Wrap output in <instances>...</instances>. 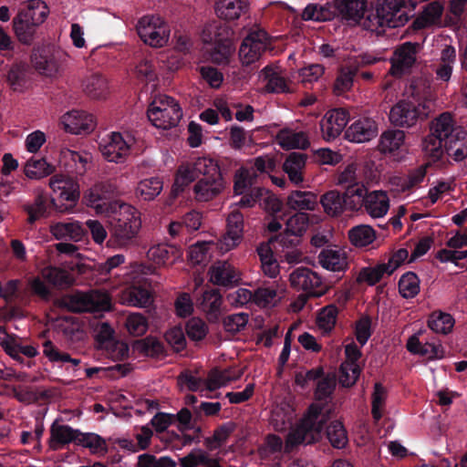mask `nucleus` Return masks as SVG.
<instances>
[{"instance_id":"52","label":"nucleus","mask_w":467,"mask_h":467,"mask_svg":"<svg viewBox=\"0 0 467 467\" xmlns=\"http://www.w3.org/2000/svg\"><path fill=\"white\" fill-rule=\"evenodd\" d=\"M320 202L325 212L332 216L338 215L346 207L343 196L336 190L325 193L321 197Z\"/></svg>"},{"instance_id":"25","label":"nucleus","mask_w":467,"mask_h":467,"mask_svg":"<svg viewBox=\"0 0 467 467\" xmlns=\"http://www.w3.org/2000/svg\"><path fill=\"white\" fill-rule=\"evenodd\" d=\"M389 197L385 191L375 190L367 193L365 210L374 219L384 217L389 210Z\"/></svg>"},{"instance_id":"21","label":"nucleus","mask_w":467,"mask_h":467,"mask_svg":"<svg viewBox=\"0 0 467 467\" xmlns=\"http://www.w3.org/2000/svg\"><path fill=\"white\" fill-rule=\"evenodd\" d=\"M209 280L214 285L227 286L240 280V272L227 261L215 262L209 269Z\"/></svg>"},{"instance_id":"36","label":"nucleus","mask_w":467,"mask_h":467,"mask_svg":"<svg viewBox=\"0 0 467 467\" xmlns=\"http://www.w3.org/2000/svg\"><path fill=\"white\" fill-rule=\"evenodd\" d=\"M163 182L159 177H149L140 180L134 190L135 196L145 202L153 201L161 194Z\"/></svg>"},{"instance_id":"59","label":"nucleus","mask_w":467,"mask_h":467,"mask_svg":"<svg viewBox=\"0 0 467 467\" xmlns=\"http://www.w3.org/2000/svg\"><path fill=\"white\" fill-rule=\"evenodd\" d=\"M216 245L212 241L197 242L190 246L188 251L189 261L193 265H199L207 261L211 256L212 248Z\"/></svg>"},{"instance_id":"44","label":"nucleus","mask_w":467,"mask_h":467,"mask_svg":"<svg viewBox=\"0 0 467 467\" xmlns=\"http://www.w3.org/2000/svg\"><path fill=\"white\" fill-rule=\"evenodd\" d=\"M442 10V5L440 3H430L413 22L414 27L420 29L437 24L440 21Z\"/></svg>"},{"instance_id":"60","label":"nucleus","mask_w":467,"mask_h":467,"mask_svg":"<svg viewBox=\"0 0 467 467\" xmlns=\"http://www.w3.org/2000/svg\"><path fill=\"white\" fill-rule=\"evenodd\" d=\"M337 308L334 305L323 307L317 317V325L323 333L330 332L336 325Z\"/></svg>"},{"instance_id":"3","label":"nucleus","mask_w":467,"mask_h":467,"mask_svg":"<svg viewBox=\"0 0 467 467\" xmlns=\"http://www.w3.org/2000/svg\"><path fill=\"white\" fill-rule=\"evenodd\" d=\"M409 18L404 0H383L378 4L375 11L367 16L363 25L371 31L380 33L385 27L404 26Z\"/></svg>"},{"instance_id":"47","label":"nucleus","mask_w":467,"mask_h":467,"mask_svg":"<svg viewBox=\"0 0 467 467\" xmlns=\"http://www.w3.org/2000/svg\"><path fill=\"white\" fill-rule=\"evenodd\" d=\"M453 326V317L441 311L433 312L428 319V327L437 334L446 335L452 330Z\"/></svg>"},{"instance_id":"34","label":"nucleus","mask_w":467,"mask_h":467,"mask_svg":"<svg viewBox=\"0 0 467 467\" xmlns=\"http://www.w3.org/2000/svg\"><path fill=\"white\" fill-rule=\"evenodd\" d=\"M294 417L293 407L289 403L282 401L273 407L269 422L275 431H283L291 424Z\"/></svg>"},{"instance_id":"53","label":"nucleus","mask_w":467,"mask_h":467,"mask_svg":"<svg viewBox=\"0 0 467 467\" xmlns=\"http://www.w3.org/2000/svg\"><path fill=\"white\" fill-rule=\"evenodd\" d=\"M388 391L380 383H375L373 392L371 394V413L373 419L379 420L384 413Z\"/></svg>"},{"instance_id":"51","label":"nucleus","mask_w":467,"mask_h":467,"mask_svg":"<svg viewBox=\"0 0 467 467\" xmlns=\"http://www.w3.org/2000/svg\"><path fill=\"white\" fill-rule=\"evenodd\" d=\"M361 372L360 366L356 362L344 361L338 372V382L344 388L354 386Z\"/></svg>"},{"instance_id":"6","label":"nucleus","mask_w":467,"mask_h":467,"mask_svg":"<svg viewBox=\"0 0 467 467\" xmlns=\"http://www.w3.org/2000/svg\"><path fill=\"white\" fill-rule=\"evenodd\" d=\"M154 273V268L150 265L143 264H135L130 266V271L128 274L129 279L132 284L129 288L121 292L119 296V302L122 305H127L135 307H146L152 302L151 293L137 284L141 283L142 275H151Z\"/></svg>"},{"instance_id":"46","label":"nucleus","mask_w":467,"mask_h":467,"mask_svg":"<svg viewBox=\"0 0 467 467\" xmlns=\"http://www.w3.org/2000/svg\"><path fill=\"white\" fill-rule=\"evenodd\" d=\"M405 140V133L401 130H388L380 136L379 149L384 153H392L400 150Z\"/></svg>"},{"instance_id":"49","label":"nucleus","mask_w":467,"mask_h":467,"mask_svg":"<svg viewBox=\"0 0 467 467\" xmlns=\"http://www.w3.org/2000/svg\"><path fill=\"white\" fill-rule=\"evenodd\" d=\"M348 237L352 244L363 247L375 241L376 232L371 226L361 224L349 230Z\"/></svg>"},{"instance_id":"64","label":"nucleus","mask_w":467,"mask_h":467,"mask_svg":"<svg viewBox=\"0 0 467 467\" xmlns=\"http://www.w3.org/2000/svg\"><path fill=\"white\" fill-rule=\"evenodd\" d=\"M185 330L188 337L195 342L203 340L209 333L207 324L200 317L189 319Z\"/></svg>"},{"instance_id":"39","label":"nucleus","mask_w":467,"mask_h":467,"mask_svg":"<svg viewBox=\"0 0 467 467\" xmlns=\"http://www.w3.org/2000/svg\"><path fill=\"white\" fill-rule=\"evenodd\" d=\"M262 271L269 278H276L280 274V265L275 259L269 244H261L257 248Z\"/></svg>"},{"instance_id":"48","label":"nucleus","mask_w":467,"mask_h":467,"mask_svg":"<svg viewBox=\"0 0 467 467\" xmlns=\"http://www.w3.org/2000/svg\"><path fill=\"white\" fill-rule=\"evenodd\" d=\"M14 30L18 40L24 44H30L33 41L36 28L38 26L24 16H17L14 18Z\"/></svg>"},{"instance_id":"16","label":"nucleus","mask_w":467,"mask_h":467,"mask_svg":"<svg viewBox=\"0 0 467 467\" xmlns=\"http://www.w3.org/2000/svg\"><path fill=\"white\" fill-rule=\"evenodd\" d=\"M418 49L419 45L411 42H406L397 47L390 59L389 73L392 76L400 77L409 72L416 62Z\"/></svg>"},{"instance_id":"61","label":"nucleus","mask_w":467,"mask_h":467,"mask_svg":"<svg viewBox=\"0 0 467 467\" xmlns=\"http://www.w3.org/2000/svg\"><path fill=\"white\" fill-rule=\"evenodd\" d=\"M267 80L265 88L270 92H285L288 90L286 82L279 76L273 67H265L260 75Z\"/></svg>"},{"instance_id":"22","label":"nucleus","mask_w":467,"mask_h":467,"mask_svg":"<svg viewBox=\"0 0 467 467\" xmlns=\"http://www.w3.org/2000/svg\"><path fill=\"white\" fill-rule=\"evenodd\" d=\"M249 5L247 0H215L214 12L220 19L231 22L246 14Z\"/></svg>"},{"instance_id":"58","label":"nucleus","mask_w":467,"mask_h":467,"mask_svg":"<svg viewBox=\"0 0 467 467\" xmlns=\"http://www.w3.org/2000/svg\"><path fill=\"white\" fill-rule=\"evenodd\" d=\"M399 291L402 297L412 298L420 292V279L412 272L401 275L399 281Z\"/></svg>"},{"instance_id":"43","label":"nucleus","mask_w":467,"mask_h":467,"mask_svg":"<svg viewBox=\"0 0 467 467\" xmlns=\"http://www.w3.org/2000/svg\"><path fill=\"white\" fill-rule=\"evenodd\" d=\"M223 303L222 296L216 289L207 290L202 294L200 303L202 310L210 319H216Z\"/></svg>"},{"instance_id":"33","label":"nucleus","mask_w":467,"mask_h":467,"mask_svg":"<svg viewBox=\"0 0 467 467\" xmlns=\"http://www.w3.org/2000/svg\"><path fill=\"white\" fill-rule=\"evenodd\" d=\"M196 179L198 180L196 159L181 163L175 173L172 192L177 194Z\"/></svg>"},{"instance_id":"11","label":"nucleus","mask_w":467,"mask_h":467,"mask_svg":"<svg viewBox=\"0 0 467 467\" xmlns=\"http://www.w3.org/2000/svg\"><path fill=\"white\" fill-rule=\"evenodd\" d=\"M266 32L258 29L251 32L244 40L239 49V57L243 65L248 66L256 62L269 47Z\"/></svg>"},{"instance_id":"5","label":"nucleus","mask_w":467,"mask_h":467,"mask_svg":"<svg viewBox=\"0 0 467 467\" xmlns=\"http://www.w3.org/2000/svg\"><path fill=\"white\" fill-rule=\"evenodd\" d=\"M150 123L160 130L176 127L182 118V109L179 102L167 95H156L147 110Z\"/></svg>"},{"instance_id":"19","label":"nucleus","mask_w":467,"mask_h":467,"mask_svg":"<svg viewBox=\"0 0 467 467\" xmlns=\"http://www.w3.org/2000/svg\"><path fill=\"white\" fill-rule=\"evenodd\" d=\"M225 189L223 175L200 179L193 185L194 198L198 202H209L220 195Z\"/></svg>"},{"instance_id":"9","label":"nucleus","mask_w":467,"mask_h":467,"mask_svg":"<svg viewBox=\"0 0 467 467\" xmlns=\"http://www.w3.org/2000/svg\"><path fill=\"white\" fill-rule=\"evenodd\" d=\"M63 304L74 312H99L110 308L109 296L105 292L91 291L63 298Z\"/></svg>"},{"instance_id":"54","label":"nucleus","mask_w":467,"mask_h":467,"mask_svg":"<svg viewBox=\"0 0 467 467\" xmlns=\"http://www.w3.org/2000/svg\"><path fill=\"white\" fill-rule=\"evenodd\" d=\"M234 52V46L230 37L213 45L210 51V58L216 64H223L228 62L229 58Z\"/></svg>"},{"instance_id":"62","label":"nucleus","mask_w":467,"mask_h":467,"mask_svg":"<svg viewBox=\"0 0 467 467\" xmlns=\"http://www.w3.org/2000/svg\"><path fill=\"white\" fill-rule=\"evenodd\" d=\"M25 210L28 213V222L30 223H34L36 220L46 215L47 201L43 190H37L34 202L26 205Z\"/></svg>"},{"instance_id":"29","label":"nucleus","mask_w":467,"mask_h":467,"mask_svg":"<svg viewBox=\"0 0 467 467\" xmlns=\"http://www.w3.org/2000/svg\"><path fill=\"white\" fill-rule=\"evenodd\" d=\"M49 14L47 4L42 0H27L21 4L18 15L33 24L40 26L43 24Z\"/></svg>"},{"instance_id":"30","label":"nucleus","mask_w":467,"mask_h":467,"mask_svg":"<svg viewBox=\"0 0 467 467\" xmlns=\"http://www.w3.org/2000/svg\"><path fill=\"white\" fill-rule=\"evenodd\" d=\"M306 163V156L303 153L293 152L285 159L283 170L293 184L299 185L304 182L303 171Z\"/></svg>"},{"instance_id":"32","label":"nucleus","mask_w":467,"mask_h":467,"mask_svg":"<svg viewBox=\"0 0 467 467\" xmlns=\"http://www.w3.org/2000/svg\"><path fill=\"white\" fill-rule=\"evenodd\" d=\"M367 0H334L335 14L337 12L344 18L358 22L364 15Z\"/></svg>"},{"instance_id":"14","label":"nucleus","mask_w":467,"mask_h":467,"mask_svg":"<svg viewBox=\"0 0 467 467\" xmlns=\"http://www.w3.org/2000/svg\"><path fill=\"white\" fill-rule=\"evenodd\" d=\"M286 292L285 281L267 282L254 292V303L260 307H275L285 297Z\"/></svg>"},{"instance_id":"56","label":"nucleus","mask_w":467,"mask_h":467,"mask_svg":"<svg viewBox=\"0 0 467 467\" xmlns=\"http://www.w3.org/2000/svg\"><path fill=\"white\" fill-rule=\"evenodd\" d=\"M442 141L443 140L431 133L426 136L421 145L425 157L431 161L440 160L445 151Z\"/></svg>"},{"instance_id":"63","label":"nucleus","mask_w":467,"mask_h":467,"mask_svg":"<svg viewBox=\"0 0 467 467\" xmlns=\"http://www.w3.org/2000/svg\"><path fill=\"white\" fill-rule=\"evenodd\" d=\"M196 166L198 171V180L210 177H218L222 175L221 169L217 161L212 158H196Z\"/></svg>"},{"instance_id":"57","label":"nucleus","mask_w":467,"mask_h":467,"mask_svg":"<svg viewBox=\"0 0 467 467\" xmlns=\"http://www.w3.org/2000/svg\"><path fill=\"white\" fill-rule=\"evenodd\" d=\"M309 224V215L306 213L298 212L290 216L285 222V233L294 236L303 235Z\"/></svg>"},{"instance_id":"20","label":"nucleus","mask_w":467,"mask_h":467,"mask_svg":"<svg viewBox=\"0 0 467 467\" xmlns=\"http://www.w3.org/2000/svg\"><path fill=\"white\" fill-rule=\"evenodd\" d=\"M378 134L376 122L368 118L354 121L346 130V138L352 142L363 143L375 138Z\"/></svg>"},{"instance_id":"23","label":"nucleus","mask_w":467,"mask_h":467,"mask_svg":"<svg viewBox=\"0 0 467 467\" xmlns=\"http://www.w3.org/2000/svg\"><path fill=\"white\" fill-rule=\"evenodd\" d=\"M148 259L158 266H167L171 261L176 263L182 257V250L171 244H157L150 247L147 253Z\"/></svg>"},{"instance_id":"45","label":"nucleus","mask_w":467,"mask_h":467,"mask_svg":"<svg viewBox=\"0 0 467 467\" xmlns=\"http://www.w3.org/2000/svg\"><path fill=\"white\" fill-rule=\"evenodd\" d=\"M41 276L54 286L64 287L70 285L74 279L70 273L56 266H47L41 270Z\"/></svg>"},{"instance_id":"28","label":"nucleus","mask_w":467,"mask_h":467,"mask_svg":"<svg viewBox=\"0 0 467 467\" xmlns=\"http://www.w3.org/2000/svg\"><path fill=\"white\" fill-rule=\"evenodd\" d=\"M49 445L53 450H59L62 446L78 441L79 431L74 430L68 425L61 424L55 421L50 429Z\"/></svg>"},{"instance_id":"4","label":"nucleus","mask_w":467,"mask_h":467,"mask_svg":"<svg viewBox=\"0 0 467 467\" xmlns=\"http://www.w3.org/2000/svg\"><path fill=\"white\" fill-rule=\"evenodd\" d=\"M410 100L398 102L389 112V120L395 126L411 127L419 119L428 117L431 112L429 102L422 101L419 91L410 86L408 91Z\"/></svg>"},{"instance_id":"17","label":"nucleus","mask_w":467,"mask_h":467,"mask_svg":"<svg viewBox=\"0 0 467 467\" xmlns=\"http://www.w3.org/2000/svg\"><path fill=\"white\" fill-rule=\"evenodd\" d=\"M349 120L348 113L342 109L328 110L320 120L322 137L330 141L337 138Z\"/></svg>"},{"instance_id":"8","label":"nucleus","mask_w":467,"mask_h":467,"mask_svg":"<svg viewBox=\"0 0 467 467\" xmlns=\"http://www.w3.org/2000/svg\"><path fill=\"white\" fill-rule=\"evenodd\" d=\"M137 32L144 44L161 48L168 45L171 29L167 22L159 16H144L137 24Z\"/></svg>"},{"instance_id":"1","label":"nucleus","mask_w":467,"mask_h":467,"mask_svg":"<svg viewBox=\"0 0 467 467\" xmlns=\"http://www.w3.org/2000/svg\"><path fill=\"white\" fill-rule=\"evenodd\" d=\"M106 216L110 228V238L119 247L130 245L142 226L140 212L126 202L114 201L110 212Z\"/></svg>"},{"instance_id":"2","label":"nucleus","mask_w":467,"mask_h":467,"mask_svg":"<svg viewBox=\"0 0 467 467\" xmlns=\"http://www.w3.org/2000/svg\"><path fill=\"white\" fill-rule=\"evenodd\" d=\"M330 411L327 405L313 403L301 420L290 429L285 439V451H290L299 445L317 441L321 437L324 425L329 419Z\"/></svg>"},{"instance_id":"24","label":"nucleus","mask_w":467,"mask_h":467,"mask_svg":"<svg viewBox=\"0 0 467 467\" xmlns=\"http://www.w3.org/2000/svg\"><path fill=\"white\" fill-rule=\"evenodd\" d=\"M83 92L91 99L103 100L109 95L108 79L99 72L87 75L82 82Z\"/></svg>"},{"instance_id":"35","label":"nucleus","mask_w":467,"mask_h":467,"mask_svg":"<svg viewBox=\"0 0 467 467\" xmlns=\"http://www.w3.org/2000/svg\"><path fill=\"white\" fill-rule=\"evenodd\" d=\"M319 263L327 270L344 272L348 268L347 254L340 249H325L319 254Z\"/></svg>"},{"instance_id":"18","label":"nucleus","mask_w":467,"mask_h":467,"mask_svg":"<svg viewBox=\"0 0 467 467\" xmlns=\"http://www.w3.org/2000/svg\"><path fill=\"white\" fill-rule=\"evenodd\" d=\"M291 287L303 291L307 295L318 296L317 288L321 285V278L317 273L306 267H298L289 275Z\"/></svg>"},{"instance_id":"40","label":"nucleus","mask_w":467,"mask_h":467,"mask_svg":"<svg viewBox=\"0 0 467 467\" xmlns=\"http://www.w3.org/2000/svg\"><path fill=\"white\" fill-rule=\"evenodd\" d=\"M231 36L230 28L218 21L207 23L202 31V40L206 45H214Z\"/></svg>"},{"instance_id":"42","label":"nucleus","mask_w":467,"mask_h":467,"mask_svg":"<svg viewBox=\"0 0 467 467\" xmlns=\"http://www.w3.org/2000/svg\"><path fill=\"white\" fill-rule=\"evenodd\" d=\"M367 193V189L362 184L353 183L349 185L343 194L346 208L355 211L362 205L365 206Z\"/></svg>"},{"instance_id":"37","label":"nucleus","mask_w":467,"mask_h":467,"mask_svg":"<svg viewBox=\"0 0 467 467\" xmlns=\"http://www.w3.org/2000/svg\"><path fill=\"white\" fill-rule=\"evenodd\" d=\"M26 178L30 180H41L54 173L56 168L46 159L30 158L26 161L23 168Z\"/></svg>"},{"instance_id":"12","label":"nucleus","mask_w":467,"mask_h":467,"mask_svg":"<svg viewBox=\"0 0 467 467\" xmlns=\"http://www.w3.org/2000/svg\"><path fill=\"white\" fill-rule=\"evenodd\" d=\"M244 216L234 209L226 218V230L224 234L216 243L221 254H225L236 248L244 237Z\"/></svg>"},{"instance_id":"26","label":"nucleus","mask_w":467,"mask_h":467,"mask_svg":"<svg viewBox=\"0 0 467 467\" xmlns=\"http://www.w3.org/2000/svg\"><path fill=\"white\" fill-rule=\"evenodd\" d=\"M50 233L57 240L78 242L84 236L85 229L78 221L68 220L51 224Z\"/></svg>"},{"instance_id":"38","label":"nucleus","mask_w":467,"mask_h":467,"mask_svg":"<svg viewBox=\"0 0 467 467\" xmlns=\"http://www.w3.org/2000/svg\"><path fill=\"white\" fill-rule=\"evenodd\" d=\"M317 203V196L312 192L293 191L287 197L288 207L296 211H314Z\"/></svg>"},{"instance_id":"13","label":"nucleus","mask_w":467,"mask_h":467,"mask_svg":"<svg viewBox=\"0 0 467 467\" xmlns=\"http://www.w3.org/2000/svg\"><path fill=\"white\" fill-rule=\"evenodd\" d=\"M112 192L113 188L109 183L98 182L84 192L83 202L96 213L107 215L113 202L109 200Z\"/></svg>"},{"instance_id":"31","label":"nucleus","mask_w":467,"mask_h":467,"mask_svg":"<svg viewBox=\"0 0 467 467\" xmlns=\"http://www.w3.org/2000/svg\"><path fill=\"white\" fill-rule=\"evenodd\" d=\"M444 150L448 157L454 161H462L467 158V134L464 130H457L444 142Z\"/></svg>"},{"instance_id":"55","label":"nucleus","mask_w":467,"mask_h":467,"mask_svg":"<svg viewBox=\"0 0 467 467\" xmlns=\"http://www.w3.org/2000/svg\"><path fill=\"white\" fill-rule=\"evenodd\" d=\"M77 444L81 445L94 454L102 455L107 452V443L104 439L96 433H78Z\"/></svg>"},{"instance_id":"41","label":"nucleus","mask_w":467,"mask_h":467,"mask_svg":"<svg viewBox=\"0 0 467 467\" xmlns=\"http://www.w3.org/2000/svg\"><path fill=\"white\" fill-rule=\"evenodd\" d=\"M457 130H462L455 127L452 116L449 112L441 114L432 121L431 134L443 140L444 142L448 140L451 136H453Z\"/></svg>"},{"instance_id":"50","label":"nucleus","mask_w":467,"mask_h":467,"mask_svg":"<svg viewBox=\"0 0 467 467\" xmlns=\"http://www.w3.org/2000/svg\"><path fill=\"white\" fill-rule=\"evenodd\" d=\"M335 9L333 4L326 5H308L302 13L305 20L327 21L335 16Z\"/></svg>"},{"instance_id":"7","label":"nucleus","mask_w":467,"mask_h":467,"mask_svg":"<svg viewBox=\"0 0 467 467\" xmlns=\"http://www.w3.org/2000/svg\"><path fill=\"white\" fill-rule=\"evenodd\" d=\"M48 185L54 194L51 202L61 213L68 211L80 197L78 181L68 175L56 174L49 179Z\"/></svg>"},{"instance_id":"10","label":"nucleus","mask_w":467,"mask_h":467,"mask_svg":"<svg viewBox=\"0 0 467 467\" xmlns=\"http://www.w3.org/2000/svg\"><path fill=\"white\" fill-rule=\"evenodd\" d=\"M132 142L130 136L112 131L101 138L99 150L108 161L120 163L130 155Z\"/></svg>"},{"instance_id":"15","label":"nucleus","mask_w":467,"mask_h":467,"mask_svg":"<svg viewBox=\"0 0 467 467\" xmlns=\"http://www.w3.org/2000/svg\"><path fill=\"white\" fill-rule=\"evenodd\" d=\"M60 124L65 131L78 135L90 133L96 127V120L92 114L85 110L72 109L61 116Z\"/></svg>"},{"instance_id":"27","label":"nucleus","mask_w":467,"mask_h":467,"mask_svg":"<svg viewBox=\"0 0 467 467\" xmlns=\"http://www.w3.org/2000/svg\"><path fill=\"white\" fill-rule=\"evenodd\" d=\"M276 141L285 150H305L310 145L308 136L304 131L283 129L276 135Z\"/></svg>"}]
</instances>
